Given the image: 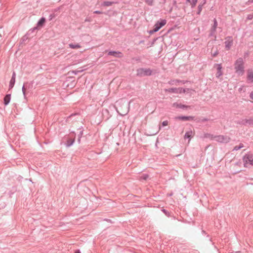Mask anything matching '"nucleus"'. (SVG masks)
<instances>
[{"label": "nucleus", "instance_id": "4be33fe9", "mask_svg": "<svg viewBox=\"0 0 253 253\" xmlns=\"http://www.w3.org/2000/svg\"><path fill=\"white\" fill-rule=\"evenodd\" d=\"M114 2L111 1H104L102 4V6H109L111 5Z\"/></svg>", "mask_w": 253, "mask_h": 253}, {"label": "nucleus", "instance_id": "9b49d317", "mask_svg": "<svg viewBox=\"0 0 253 253\" xmlns=\"http://www.w3.org/2000/svg\"><path fill=\"white\" fill-rule=\"evenodd\" d=\"M108 55H112L117 57H121L122 56V53L117 51H111L108 52Z\"/></svg>", "mask_w": 253, "mask_h": 253}, {"label": "nucleus", "instance_id": "aec40b11", "mask_svg": "<svg viewBox=\"0 0 253 253\" xmlns=\"http://www.w3.org/2000/svg\"><path fill=\"white\" fill-rule=\"evenodd\" d=\"M192 134V131H189L185 133L184 135V138H190Z\"/></svg>", "mask_w": 253, "mask_h": 253}, {"label": "nucleus", "instance_id": "f8f14e48", "mask_svg": "<svg viewBox=\"0 0 253 253\" xmlns=\"http://www.w3.org/2000/svg\"><path fill=\"white\" fill-rule=\"evenodd\" d=\"M216 66H217V72L216 74V77L218 78L220 76L222 75V72L221 71L222 66L220 64H216Z\"/></svg>", "mask_w": 253, "mask_h": 253}, {"label": "nucleus", "instance_id": "2eb2a0df", "mask_svg": "<svg viewBox=\"0 0 253 253\" xmlns=\"http://www.w3.org/2000/svg\"><path fill=\"white\" fill-rule=\"evenodd\" d=\"M69 47H70L71 48H72V49H77V48H79L81 47V46L80 45V44L79 43H69Z\"/></svg>", "mask_w": 253, "mask_h": 253}, {"label": "nucleus", "instance_id": "c9c22d12", "mask_svg": "<svg viewBox=\"0 0 253 253\" xmlns=\"http://www.w3.org/2000/svg\"><path fill=\"white\" fill-rule=\"evenodd\" d=\"M83 69L81 70H80V71H77V72H82L83 71Z\"/></svg>", "mask_w": 253, "mask_h": 253}, {"label": "nucleus", "instance_id": "c756f323", "mask_svg": "<svg viewBox=\"0 0 253 253\" xmlns=\"http://www.w3.org/2000/svg\"><path fill=\"white\" fill-rule=\"evenodd\" d=\"M128 111V109H127L126 110V111L124 112V114L120 113V114L121 115H122V116L125 115L127 113Z\"/></svg>", "mask_w": 253, "mask_h": 253}, {"label": "nucleus", "instance_id": "4468645a", "mask_svg": "<svg viewBox=\"0 0 253 253\" xmlns=\"http://www.w3.org/2000/svg\"><path fill=\"white\" fill-rule=\"evenodd\" d=\"M172 106H173V107H175V108H182V109H185V108H187L188 107V106H187L181 104L180 103L179 104L177 103H174L173 104Z\"/></svg>", "mask_w": 253, "mask_h": 253}, {"label": "nucleus", "instance_id": "412c9836", "mask_svg": "<svg viewBox=\"0 0 253 253\" xmlns=\"http://www.w3.org/2000/svg\"><path fill=\"white\" fill-rule=\"evenodd\" d=\"M197 0H187V1L191 4L192 7L196 5Z\"/></svg>", "mask_w": 253, "mask_h": 253}, {"label": "nucleus", "instance_id": "0eeeda50", "mask_svg": "<svg viewBox=\"0 0 253 253\" xmlns=\"http://www.w3.org/2000/svg\"><path fill=\"white\" fill-rule=\"evenodd\" d=\"M247 80L249 83H253V71L252 69H249L247 71Z\"/></svg>", "mask_w": 253, "mask_h": 253}, {"label": "nucleus", "instance_id": "9d476101", "mask_svg": "<svg viewBox=\"0 0 253 253\" xmlns=\"http://www.w3.org/2000/svg\"><path fill=\"white\" fill-rule=\"evenodd\" d=\"M175 119L182 121H189L193 120L194 117L192 116H178L176 117Z\"/></svg>", "mask_w": 253, "mask_h": 253}, {"label": "nucleus", "instance_id": "ea45409f", "mask_svg": "<svg viewBox=\"0 0 253 253\" xmlns=\"http://www.w3.org/2000/svg\"><path fill=\"white\" fill-rule=\"evenodd\" d=\"M250 1H251V2H253V0H250Z\"/></svg>", "mask_w": 253, "mask_h": 253}, {"label": "nucleus", "instance_id": "f03ea898", "mask_svg": "<svg viewBox=\"0 0 253 253\" xmlns=\"http://www.w3.org/2000/svg\"><path fill=\"white\" fill-rule=\"evenodd\" d=\"M244 165L245 167L253 166V155L247 154L243 157Z\"/></svg>", "mask_w": 253, "mask_h": 253}, {"label": "nucleus", "instance_id": "58836bf2", "mask_svg": "<svg viewBox=\"0 0 253 253\" xmlns=\"http://www.w3.org/2000/svg\"><path fill=\"white\" fill-rule=\"evenodd\" d=\"M80 137H81V136H80ZM78 142H79V143H80V138H79L78 139Z\"/></svg>", "mask_w": 253, "mask_h": 253}, {"label": "nucleus", "instance_id": "c85d7f7f", "mask_svg": "<svg viewBox=\"0 0 253 253\" xmlns=\"http://www.w3.org/2000/svg\"><path fill=\"white\" fill-rule=\"evenodd\" d=\"M168 125V122L167 121H165L162 123L163 126H166Z\"/></svg>", "mask_w": 253, "mask_h": 253}, {"label": "nucleus", "instance_id": "b1692460", "mask_svg": "<svg viewBox=\"0 0 253 253\" xmlns=\"http://www.w3.org/2000/svg\"><path fill=\"white\" fill-rule=\"evenodd\" d=\"M22 90V92H23V94L24 95V98H26V88L25 84L23 85Z\"/></svg>", "mask_w": 253, "mask_h": 253}, {"label": "nucleus", "instance_id": "5701e85b", "mask_svg": "<svg viewBox=\"0 0 253 253\" xmlns=\"http://www.w3.org/2000/svg\"><path fill=\"white\" fill-rule=\"evenodd\" d=\"M243 147H244L243 144H240L239 145V146H236L234 147V148H233V150L234 151H237V150L241 149Z\"/></svg>", "mask_w": 253, "mask_h": 253}, {"label": "nucleus", "instance_id": "cd10ccee", "mask_svg": "<svg viewBox=\"0 0 253 253\" xmlns=\"http://www.w3.org/2000/svg\"><path fill=\"white\" fill-rule=\"evenodd\" d=\"M148 175L145 174H143V175H142V176L141 177V178L142 179H144V180H146L148 178Z\"/></svg>", "mask_w": 253, "mask_h": 253}, {"label": "nucleus", "instance_id": "423d86ee", "mask_svg": "<svg viewBox=\"0 0 253 253\" xmlns=\"http://www.w3.org/2000/svg\"><path fill=\"white\" fill-rule=\"evenodd\" d=\"M233 40L231 37H228L226 38V41L225 42V48L227 50L230 49L231 47L233 45Z\"/></svg>", "mask_w": 253, "mask_h": 253}, {"label": "nucleus", "instance_id": "6e6552de", "mask_svg": "<svg viewBox=\"0 0 253 253\" xmlns=\"http://www.w3.org/2000/svg\"><path fill=\"white\" fill-rule=\"evenodd\" d=\"M15 78H16V73L15 72H13L12 73V76L11 79L9 82V89H11L14 86L15 82Z\"/></svg>", "mask_w": 253, "mask_h": 253}, {"label": "nucleus", "instance_id": "ddd939ff", "mask_svg": "<svg viewBox=\"0 0 253 253\" xmlns=\"http://www.w3.org/2000/svg\"><path fill=\"white\" fill-rule=\"evenodd\" d=\"M213 21H214V24H213V25L212 26L211 29V33L210 34L211 36L213 35V34H214V33L215 32L216 28L217 26V22L216 20L215 19H214Z\"/></svg>", "mask_w": 253, "mask_h": 253}, {"label": "nucleus", "instance_id": "a878e982", "mask_svg": "<svg viewBox=\"0 0 253 253\" xmlns=\"http://www.w3.org/2000/svg\"><path fill=\"white\" fill-rule=\"evenodd\" d=\"M177 89L178 91V93H184V92H185V91H186L185 89H183L182 88H178Z\"/></svg>", "mask_w": 253, "mask_h": 253}, {"label": "nucleus", "instance_id": "f704fd0d", "mask_svg": "<svg viewBox=\"0 0 253 253\" xmlns=\"http://www.w3.org/2000/svg\"><path fill=\"white\" fill-rule=\"evenodd\" d=\"M162 211H163L164 212H165L166 214H167V212H166V210L164 209Z\"/></svg>", "mask_w": 253, "mask_h": 253}, {"label": "nucleus", "instance_id": "2f4dec72", "mask_svg": "<svg viewBox=\"0 0 253 253\" xmlns=\"http://www.w3.org/2000/svg\"><path fill=\"white\" fill-rule=\"evenodd\" d=\"M250 96L251 98L253 100V91L250 93Z\"/></svg>", "mask_w": 253, "mask_h": 253}, {"label": "nucleus", "instance_id": "a211bd4d", "mask_svg": "<svg viewBox=\"0 0 253 253\" xmlns=\"http://www.w3.org/2000/svg\"><path fill=\"white\" fill-rule=\"evenodd\" d=\"M75 141V138H73V139H71V138H70L67 141V143H66V146L67 147H70L71 146V145H72L74 143Z\"/></svg>", "mask_w": 253, "mask_h": 253}, {"label": "nucleus", "instance_id": "72a5a7b5", "mask_svg": "<svg viewBox=\"0 0 253 253\" xmlns=\"http://www.w3.org/2000/svg\"><path fill=\"white\" fill-rule=\"evenodd\" d=\"M218 54V52L217 51L215 52L213 54V56H215L217 55Z\"/></svg>", "mask_w": 253, "mask_h": 253}, {"label": "nucleus", "instance_id": "39448f33", "mask_svg": "<svg viewBox=\"0 0 253 253\" xmlns=\"http://www.w3.org/2000/svg\"><path fill=\"white\" fill-rule=\"evenodd\" d=\"M214 139L221 143H227L229 141L230 138L228 136L218 135L214 137Z\"/></svg>", "mask_w": 253, "mask_h": 253}, {"label": "nucleus", "instance_id": "7c9ffc66", "mask_svg": "<svg viewBox=\"0 0 253 253\" xmlns=\"http://www.w3.org/2000/svg\"><path fill=\"white\" fill-rule=\"evenodd\" d=\"M94 13H96V14H101V13H102V12L98 11V10H96V11H94Z\"/></svg>", "mask_w": 253, "mask_h": 253}, {"label": "nucleus", "instance_id": "7ed1b4c3", "mask_svg": "<svg viewBox=\"0 0 253 253\" xmlns=\"http://www.w3.org/2000/svg\"><path fill=\"white\" fill-rule=\"evenodd\" d=\"M152 71L149 68H140L137 70V74L139 76H149Z\"/></svg>", "mask_w": 253, "mask_h": 253}, {"label": "nucleus", "instance_id": "20e7f679", "mask_svg": "<svg viewBox=\"0 0 253 253\" xmlns=\"http://www.w3.org/2000/svg\"><path fill=\"white\" fill-rule=\"evenodd\" d=\"M167 23V21L165 19L161 20L158 21L154 25V28L151 33H154L158 31L163 26L165 25Z\"/></svg>", "mask_w": 253, "mask_h": 253}, {"label": "nucleus", "instance_id": "f257e3e1", "mask_svg": "<svg viewBox=\"0 0 253 253\" xmlns=\"http://www.w3.org/2000/svg\"><path fill=\"white\" fill-rule=\"evenodd\" d=\"M245 62L242 58L237 59L234 63L235 73L240 76H243L245 72Z\"/></svg>", "mask_w": 253, "mask_h": 253}, {"label": "nucleus", "instance_id": "bb28decb", "mask_svg": "<svg viewBox=\"0 0 253 253\" xmlns=\"http://www.w3.org/2000/svg\"><path fill=\"white\" fill-rule=\"evenodd\" d=\"M202 10V5L200 4L198 6V11L197 12V14H200Z\"/></svg>", "mask_w": 253, "mask_h": 253}, {"label": "nucleus", "instance_id": "f3484780", "mask_svg": "<svg viewBox=\"0 0 253 253\" xmlns=\"http://www.w3.org/2000/svg\"><path fill=\"white\" fill-rule=\"evenodd\" d=\"M165 91L166 92H172L175 93H178V91L177 88H170L168 89H165Z\"/></svg>", "mask_w": 253, "mask_h": 253}, {"label": "nucleus", "instance_id": "dca6fc26", "mask_svg": "<svg viewBox=\"0 0 253 253\" xmlns=\"http://www.w3.org/2000/svg\"><path fill=\"white\" fill-rule=\"evenodd\" d=\"M10 101V94H7L4 98V104L5 105L8 104Z\"/></svg>", "mask_w": 253, "mask_h": 253}, {"label": "nucleus", "instance_id": "1a4fd4ad", "mask_svg": "<svg viewBox=\"0 0 253 253\" xmlns=\"http://www.w3.org/2000/svg\"><path fill=\"white\" fill-rule=\"evenodd\" d=\"M242 124L244 125H253V117L249 119H244L242 121Z\"/></svg>", "mask_w": 253, "mask_h": 253}, {"label": "nucleus", "instance_id": "393cba45", "mask_svg": "<svg viewBox=\"0 0 253 253\" xmlns=\"http://www.w3.org/2000/svg\"><path fill=\"white\" fill-rule=\"evenodd\" d=\"M145 2L149 5H152L153 2V0H145Z\"/></svg>", "mask_w": 253, "mask_h": 253}, {"label": "nucleus", "instance_id": "4c0bfd02", "mask_svg": "<svg viewBox=\"0 0 253 253\" xmlns=\"http://www.w3.org/2000/svg\"><path fill=\"white\" fill-rule=\"evenodd\" d=\"M210 135L209 134H207L206 135L205 137H208Z\"/></svg>", "mask_w": 253, "mask_h": 253}, {"label": "nucleus", "instance_id": "6ab92c4d", "mask_svg": "<svg viewBox=\"0 0 253 253\" xmlns=\"http://www.w3.org/2000/svg\"><path fill=\"white\" fill-rule=\"evenodd\" d=\"M45 21V19L43 17H42L38 22L37 26L39 27L42 26L43 24L44 23Z\"/></svg>", "mask_w": 253, "mask_h": 253}, {"label": "nucleus", "instance_id": "473e14b6", "mask_svg": "<svg viewBox=\"0 0 253 253\" xmlns=\"http://www.w3.org/2000/svg\"><path fill=\"white\" fill-rule=\"evenodd\" d=\"M253 16H252V15H249V16H248V19H252L253 18Z\"/></svg>", "mask_w": 253, "mask_h": 253}, {"label": "nucleus", "instance_id": "e433bc0d", "mask_svg": "<svg viewBox=\"0 0 253 253\" xmlns=\"http://www.w3.org/2000/svg\"><path fill=\"white\" fill-rule=\"evenodd\" d=\"M75 253H81L79 251H77Z\"/></svg>", "mask_w": 253, "mask_h": 253}]
</instances>
